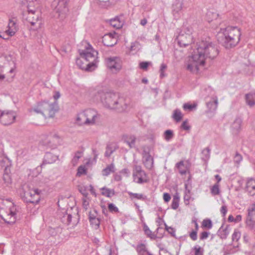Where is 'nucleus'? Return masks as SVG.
<instances>
[{"instance_id":"obj_28","label":"nucleus","mask_w":255,"mask_h":255,"mask_svg":"<svg viewBox=\"0 0 255 255\" xmlns=\"http://www.w3.org/2000/svg\"><path fill=\"white\" fill-rule=\"evenodd\" d=\"M34 196L33 199H28L26 200L27 203H30L33 204H37L40 200V194L41 191L38 189L36 188V191L34 192Z\"/></svg>"},{"instance_id":"obj_62","label":"nucleus","mask_w":255,"mask_h":255,"mask_svg":"<svg viewBox=\"0 0 255 255\" xmlns=\"http://www.w3.org/2000/svg\"><path fill=\"white\" fill-rule=\"evenodd\" d=\"M86 170L85 168V167L80 166L78 168V171L77 173V175L80 176L82 174H86Z\"/></svg>"},{"instance_id":"obj_12","label":"nucleus","mask_w":255,"mask_h":255,"mask_svg":"<svg viewBox=\"0 0 255 255\" xmlns=\"http://www.w3.org/2000/svg\"><path fill=\"white\" fill-rule=\"evenodd\" d=\"M218 100L217 97H207L206 99V105L208 110L206 113L214 112L218 106Z\"/></svg>"},{"instance_id":"obj_24","label":"nucleus","mask_w":255,"mask_h":255,"mask_svg":"<svg viewBox=\"0 0 255 255\" xmlns=\"http://www.w3.org/2000/svg\"><path fill=\"white\" fill-rule=\"evenodd\" d=\"M119 146L115 143H110L107 145L106 150L105 153V156L106 157H109L111 154L115 151L118 148Z\"/></svg>"},{"instance_id":"obj_59","label":"nucleus","mask_w":255,"mask_h":255,"mask_svg":"<svg viewBox=\"0 0 255 255\" xmlns=\"http://www.w3.org/2000/svg\"><path fill=\"white\" fill-rule=\"evenodd\" d=\"M181 128L185 130H189L190 129L191 127L188 125L187 120L183 122L181 125Z\"/></svg>"},{"instance_id":"obj_4","label":"nucleus","mask_w":255,"mask_h":255,"mask_svg":"<svg viewBox=\"0 0 255 255\" xmlns=\"http://www.w3.org/2000/svg\"><path fill=\"white\" fill-rule=\"evenodd\" d=\"M16 208L9 199L0 200V217L8 224H14L16 220Z\"/></svg>"},{"instance_id":"obj_5","label":"nucleus","mask_w":255,"mask_h":255,"mask_svg":"<svg viewBox=\"0 0 255 255\" xmlns=\"http://www.w3.org/2000/svg\"><path fill=\"white\" fill-rule=\"evenodd\" d=\"M54 102L49 103L42 101L37 103V105L31 109L30 112L37 114H41L45 118H53L56 112L58 111L59 107L56 101L60 97H53Z\"/></svg>"},{"instance_id":"obj_29","label":"nucleus","mask_w":255,"mask_h":255,"mask_svg":"<svg viewBox=\"0 0 255 255\" xmlns=\"http://www.w3.org/2000/svg\"><path fill=\"white\" fill-rule=\"evenodd\" d=\"M143 163L147 169H150L153 167V159L148 153L146 154Z\"/></svg>"},{"instance_id":"obj_51","label":"nucleus","mask_w":255,"mask_h":255,"mask_svg":"<svg viewBox=\"0 0 255 255\" xmlns=\"http://www.w3.org/2000/svg\"><path fill=\"white\" fill-rule=\"evenodd\" d=\"M36 191V189H32L30 190L29 191L25 192L24 193V198H25V201L28 199H33L34 196V192Z\"/></svg>"},{"instance_id":"obj_18","label":"nucleus","mask_w":255,"mask_h":255,"mask_svg":"<svg viewBox=\"0 0 255 255\" xmlns=\"http://www.w3.org/2000/svg\"><path fill=\"white\" fill-rule=\"evenodd\" d=\"M182 0H176L172 5V12L175 17H179L183 6Z\"/></svg>"},{"instance_id":"obj_36","label":"nucleus","mask_w":255,"mask_h":255,"mask_svg":"<svg viewBox=\"0 0 255 255\" xmlns=\"http://www.w3.org/2000/svg\"><path fill=\"white\" fill-rule=\"evenodd\" d=\"M115 166L114 164L112 163L107 166V167L103 169L102 170V175L104 176H107L112 172H115Z\"/></svg>"},{"instance_id":"obj_37","label":"nucleus","mask_w":255,"mask_h":255,"mask_svg":"<svg viewBox=\"0 0 255 255\" xmlns=\"http://www.w3.org/2000/svg\"><path fill=\"white\" fill-rule=\"evenodd\" d=\"M179 196L177 193H176L173 197V199L172 201L171 204V208L176 210L179 207Z\"/></svg>"},{"instance_id":"obj_63","label":"nucleus","mask_w":255,"mask_h":255,"mask_svg":"<svg viewBox=\"0 0 255 255\" xmlns=\"http://www.w3.org/2000/svg\"><path fill=\"white\" fill-rule=\"evenodd\" d=\"M242 156L241 154L238 153H236L235 157H234V161L235 163L237 164H239L240 162L242 160Z\"/></svg>"},{"instance_id":"obj_52","label":"nucleus","mask_w":255,"mask_h":255,"mask_svg":"<svg viewBox=\"0 0 255 255\" xmlns=\"http://www.w3.org/2000/svg\"><path fill=\"white\" fill-rule=\"evenodd\" d=\"M211 193L213 195H217L220 193L219 185L218 183L214 184L211 189Z\"/></svg>"},{"instance_id":"obj_55","label":"nucleus","mask_w":255,"mask_h":255,"mask_svg":"<svg viewBox=\"0 0 255 255\" xmlns=\"http://www.w3.org/2000/svg\"><path fill=\"white\" fill-rule=\"evenodd\" d=\"M108 207L109 211L111 213H119V210L118 208L115 206L113 203H109Z\"/></svg>"},{"instance_id":"obj_46","label":"nucleus","mask_w":255,"mask_h":255,"mask_svg":"<svg viewBox=\"0 0 255 255\" xmlns=\"http://www.w3.org/2000/svg\"><path fill=\"white\" fill-rule=\"evenodd\" d=\"M89 221L91 225L94 226L96 229H98L99 228L101 222V219L100 218H96L93 220H90Z\"/></svg>"},{"instance_id":"obj_56","label":"nucleus","mask_w":255,"mask_h":255,"mask_svg":"<svg viewBox=\"0 0 255 255\" xmlns=\"http://www.w3.org/2000/svg\"><path fill=\"white\" fill-rule=\"evenodd\" d=\"M165 226V229L168 232V233L171 235L172 237H175V230L172 227H168L165 223H164Z\"/></svg>"},{"instance_id":"obj_38","label":"nucleus","mask_w":255,"mask_h":255,"mask_svg":"<svg viewBox=\"0 0 255 255\" xmlns=\"http://www.w3.org/2000/svg\"><path fill=\"white\" fill-rule=\"evenodd\" d=\"M143 229L145 234L147 235V237L153 240L156 239L157 238L156 235L152 233L151 231L149 229L147 225H144Z\"/></svg>"},{"instance_id":"obj_33","label":"nucleus","mask_w":255,"mask_h":255,"mask_svg":"<svg viewBox=\"0 0 255 255\" xmlns=\"http://www.w3.org/2000/svg\"><path fill=\"white\" fill-rule=\"evenodd\" d=\"M136 251L139 255H143L144 253H146L147 255L148 251L146 245L143 243L138 244L136 247Z\"/></svg>"},{"instance_id":"obj_53","label":"nucleus","mask_w":255,"mask_h":255,"mask_svg":"<svg viewBox=\"0 0 255 255\" xmlns=\"http://www.w3.org/2000/svg\"><path fill=\"white\" fill-rule=\"evenodd\" d=\"M193 250H194V254L192 255H203L204 250L198 246H195Z\"/></svg>"},{"instance_id":"obj_31","label":"nucleus","mask_w":255,"mask_h":255,"mask_svg":"<svg viewBox=\"0 0 255 255\" xmlns=\"http://www.w3.org/2000/svg\"><path fill=\"white\" fill-rule=\"evenodd\" d=\"M218 16L219 14L213 10H209L206 13V19L209 22L212 21L214 19H217Z\"/></svg>"},{"instance_id":"obj_7","label":"nucleus","mask_w":255,"mask_h":255,"mask_svg":"<svg viewBox=\"0 0 255 255\" xmlns=\"http://www.w3.org/2000/svg\"><path fill=\"white\" fill-rule=\"evenodd\" d=\"M177 32L178 35L176 40L180 47H186L192 43L193 36L191 35V28L183 27L181 30L178 29Z\"/></svg>"},{"instance_id":"obj_2","label":"nucleus","mask_w":255,"mask_h":255,"mask_svg":"<svg viewBox=\"0 0 255 255\" xmlns=\"http://www.w3.org/2000/svg\"><path fill=\"white\" fill-rule=\"evenodd\" d=\"M241 33L237 27L228 26L220 28L217 35L218 42L226 49L236 46L240 40Z\"/></svg>"},{"instance_id":"obj_64","label":"nucleus","mask_w":255,"mask_h":255,"mask_svg":"<svg viewBox=\"0 0 255 255\" xmlns=\"http://www.w3.org/2000/svg\"><path fill=\"white\" fill-rule=\"evenodd\" d=\"M209 234V233L207 231H204L202 232L200 235V239L201 240H204L207 239Z\"/></svg>"},{"instance_id":"obj_16","label":"nucleus","mask_w":255,"mask_h":255,"mask_svg":"<svg viewBox=\"0 0 255 255\" xmlns=\"http://www.w3.org/2000/svg\"><path fill=\"white\" fill-rule=\"evenodd\" d=\"M95 92L92 93L94 96L96 95H102L106 94L115 95L113 91L110 89L108 87L103 86H98L96 88L93 89Z\"/></svg>"},{"instance_id":"obj_60","label":"nucleus","mask_w":255,"mask_h":255,"mask_svg":"<svg viewBox=\"0 0 255 255\" xmlns=\"http://www.w3.org/2000/svg\"><path fill=\"white\" fill-rule=\"evenodd\" d=\"M94 213H92L91 212H90L89 213V220H93L94 219H95L98 216V211L97 210L94 209Z\"/></svg>"},{"instance_id":"obj_6","label":"nucleus","mask_w":255,"mask_h":255,"mask_svg":"<svg viewBox=\"0 0 255 255\" xmlns=\"http://www.w3.org/2000/svg\"><path fill=\"white\" fill-rule=\"evenodd\" d=\"M101 101L105 107L116 110L118 112H124L128 105L125 97H103Z\"/></svg>"},{"instance_id":"obj_45","label":"nucleus","mask_w":255,"mask_h":255,"mask_svg":"<svg viewBox=\"0 0 255 255\" xmlns=\"http://www.w3.org/2000/svg\"><path fill=\"white\" fill-rule=\"evenodd\" d=\"M197 106V104L196 103H194L192 104H190V103H185L183 105V108L184 110H189L192 111L193 109H195L196 108Z\"/></svg>"},{"instance_id":"obj_22","label":"nucleus","mask_w":255,"mask_h":255,"mask_svg":"<svg viewBox=\"0 0 255 255\" xmlns=\"http://www.w3.org/2000/svg\"><path fill=\"white\" fill-rule=\"evenodd\" d=\"M110 24L113 27L119 29L123 25V16H117L114 18L110 20Z\"/></svg>"},{"instance_id":"obj_44","label":"nucleus","mask_w":255,"mask_h":255,"mask_svg":"<svg viewBox=\"0 0 255 255\" xmlns=\"http://www.w3.org/2000/svg\"><path fill=\"white\" fill-rule=\"evenodd\" d=\"M210 149L209 147H206L202 151V158L204 160H208L210 158Z\"/></svg>"},{"instance_id":"obj_49","label":"nucleus","mask_w":255,"mask_h":255,"mask_svg":"<svg viewBox=\"0 0 255 255\" xmlns=\"http://www.w3.org/2000/svg\"><path fill=\"white\" fill-rule=\"evenodd\" d=\"M151 64V62L149 61H142L140 62L139 64V68L144 71H147L148 67Z\"/></svg>"},{"instance_id":"obj_54","label":"nucleus","mask_w":255,"mask_h":255,"mask_svg":"<svg viewBox=\"0 0 255 255\" xmlns=\"http://www.w3.org/2000/svg\"><path fill=\"white\" fill-rule=\"evenodd\" d=\"M202 226L204 228L208 229H211L212 227V223L210 219H205L202 222Z\"/></svg>"},{"instance_id":"obj_14","label":"nucleus","mask_w":255,"mask_h":255,"mask_svg":"<svg viewBox=\"0 0 255 255\" xmlns=\"http://www.w3.org/2000/svg\"><path fill=\"white\" fill-rule=\"evenodd\" d=\"M116 33H109L107 34H105L103 37L102 42L105 46L107 47H113L114 46L117 42V39L114 37Z\"/></svg>"},{"instance_id":"obj_11","label":"nucleus","mask_w":255,"mask_h":255,"mask_svg":"<svg viewBox=\"0 0 255 255\" xmlns=\"http://www.w3.org/2000/svg\"><path fill=\"white\" fill-rule=\"evenodd\" d=\"M60 136L57 133H51L43 141V144L50 148H55L60 143Z\"/></svg>"},{"instance_id":"obj_17","label":"nucleus","mask_w":255,"mask_h":255,"mask_svg":"<svg viewBox=\"0 0 255 255\" xmlns=\"http://www.w3.org/2000/svg\"><path fill=\"white\" fill-rule=\"evenodd\" d=\"M134 181L138 184H143L147 183L149 179L147 178V174L144 171H142L139 173L135 174L134 172L133 173Z\"/></svg>"},{"instance_id":"obj_21","label":"nucleus","mask_w":255,"mask_h":255,"mask_svg":"<svg viewBox=\"0 0 255 255\" xmlns=\"http://www.w3.org/2000/svg\"><path fill=\"white\" fill-rule=\"evenodd\" d=\"M246 190L251 196L255 194V180L254 178H251L248 180Z\"/></svg>"},{"instance_id":"obj_9","label":"nucleus","mask_w":255,"mask_h":255,"mask_svg":"<svg viewBox=\"0 0 255 255\" xmlns=\"http://www.w3.org/2000/svg\"><path fill=\"white\" fill-rule=\"evenodd\" d=\"M16 113L11 110H1L0 109V123L4 126L12 124L16 118Z\"/></svg>"},{"instance_id":"obj_26","label":"nucleus","mask_w":255,"mask_h":255,"mask_svg":"<svg viewBox=\"0 0 255 255\" xmlns=\"http://www.w3.org/2000/svg\"><path fill=\"white\" fill-rule=\"evenodd\" d=\"M242 123V120L240 118L237 117L236 118L232 125V129L234 133L237 134L239 132L241 128Z\"/></svg>"},{"instance_id":"obj_10","label":"nucleus","mask_w":255,"mask_h":255,"mask_svg":"<svg viewBox=\"0 0 255 255\" xmlns=\"http://www.w3.org/2000/svg\"><path fill=\"white\" fill-rule=\"evenodd\" d=\"M248 212L246 225L255 234V203L248 209Z\"/></svg>"},{"instance_id":"obj_1","label":"nucleus","mask_w":255,"mask_h":255,"mask_svg":"<svg viewBox=\"0 0 255 255\" xmlns=\"http://www.w3.org/2000/svg\"><path fill=\"white\" fill-rule=\"evenodd\" d=\"M195 49L189 58L186 69L192 73H197L205 65L207 58L213 59L219 54L217 46L212 42L202 40L197 43Z\"/></svg>"},{"instance_id":"obj_57","label":"nucleus","mask_w":255,"mask_h":255,"mask_svg":"<svg viewBox=\"0 0 255 255\" xmlns=\"http://www.w3.org/2000/svg\"><path fill=\"white\" fill-rule=\"evenodd\" d=\"M241 237V233L238 230H235L232 235V240L238 241Z\"/></svg>"},{"instance_id":"obj_30","label":"nucleus","mask_w":255,"mask_h":255,"mask_svg":"<svg viewBox=\"0 0 255 255\" xmlns=\"http://www.w3.org/2000/svg\"><path fill=\"white\" fill-rule=\"evenodd\" d=\"M86 114L85 112L83 111L77 115L76 122L80 125H88V123L86 122Z\"/></svg>"},{"instance_id":"obj_20","label":"nucleus","mask_w":255,"mask_h":255,"mask_svg":"<svg viewBox=\"0 0 255 255\" xmlns=\"http://www.w3.org/2000/svg\"><path fill=\"white\" fill-rule=\"evenodd\" d=\"M118 58L117 57H110L107 60V67L110 69L120 70L121 65L120 63L117 62Z\"/></svg>"},{"instance_id":"obj_58","label":"nucleus","mask_w":255,"mask_h":255,"mask_svg":"<svg viewBox=\"0 0 255 255\" xmlns=\"http://www.w3.org/2000/svg\"><path fill=\"white\" fill-rule=\"evenodd\" d=\"M167 66L165 64L162 63L161 64L160 69H159V72H160V76L161 78L164 77L165 76V74L164 73V71L166 69Z\"/></svg>"},{"instance_id":"obj_48","label":"nucleus","mask_w":255,"mask_h":255,"mask_svg":"<svg viewBox=\"0 0 255 255\" xmlns=\"http://www.w3.org/2000/svg\"><path fill=\"white\" fill-rule=\"evenodd\" d=\"M246 102L252 107L255 105V97H245Z\"/></svg>"},{"instance_id":"obj_47","label":"nucleus","mask_w":255,"mask_h":255,"mask_svg":"<svg viewBox=\"0 0 255 255\" xmlns=\"http://www.w3.org/2000/svg\"><path fill=\"white\" fill-rule=\"evenodd\" d=\"M72 216L70 214H65L62 218V221L65 224L69 225L71 222Z\"/></svg>"},{"instance_id":"obj_35","label":"nucleus","mask_w":255,"mask_h":255,"mask_svg":"<svg viewBox=\"0 0 255 255\" xmlns=\"http://www.w3.org/2000/svg\"><path fill=\"white\" fill-rule=\"evenodd\" d=\"M9 173L10 170L7 171L4 170L2 181L6 186H8L11 183V179L9 175Z\"/></svg>"},{"instance_id":"obj_23","label":"nucleus","mask_w":255,"mask_h":255,"mask_svg":"<svg viewBox=\"0 0 255 255\" xmlns=\"http://www.w3.org/2000/svg\"><path fill=\"white\" fill-rule=\"evenodd\" d=\"M11 164V161L7 157L4 155L0 156V166L1 168H4V170H9Z\"/></svg>"},{"instance_id":"obj_19","label":"nucleus","mask_w":255,"mask_h":255,"mask_svg":"<svg viewBox=\"0 0 255 255\" xmlns=\"http://www.w3.org/2000/svg\"><path fill=\"white\" fill-rule=\"evenodd\" d=\"M14 18L9 20L8 24V29L5 31V33L8 36H12L14 35L17 30V25L16 22L13 20Z\"/></svg>"},{"instance_id":"obj_25","label":"nucleus","mask_w":255,"mask_h":255,"mask_svg":"<svg viewBox=\"0 0 255 255\" xmlns=\"http://www.w3.org/2000/svg\"><path fill=\"white\" fill-rule=\"evenodd\" d=\"M176 167L178 170L179 172L181 175H185L186 174L187 171L189 170V166L187 163H185L183 161H180L176 164Z\"/></svg>"},{"instance_id":"obj_40","label":"nucleus","mask_w":255,"mask_h":255,"mask_svg":"<svg viewBox=\"0 0 255 255\" xmlns=\"http://www.w3.org/2000/svg\"><path fill=\"white\" fill-rule=\"evenodd\" d=\"M172 117L176 122H180L182 119V113L178 109H176L174 111Z\"/></svg>"},{"instance_id":"obj_8","label":"nucleus","mask_w":255,"mask_h":255,"mask_svg":"<svg viewBox=\"0 0 255 255\" xmlns=\"http://www.w3.org/2000/svg\"><path fill=\"white\" fill-rule=\"evenodd\" d=\"M68 0H54L51 3V7L53 11L57 15H54L55 17H59L61 15L63 17L68 11L67 7Z\"/></svg>"},{"instance_id":"obj_13","label":"nucleus","mask_w":255,"mask_h":255,"mask_svg":"<svg viewBox=\"0 0 255 255\" xmlns=\"http://www.w3.org/2000/svg\"><path fill=\"white\" fill-rule=\"evenodd\" d=\"M87 117L86 122L88 125H93L95 123L97 119L99 117V115L97 111L93 109H87L84 111Z\"/></svg>"},{"instance_id":"obj_39","label":"nucleus","mask_w":255,"mask_h":255,"mask_svg":"<svg viewBox=\"0 0 255 255\" xmlns=\"http://www.w3.org/2000/svg\"><path fill=\"white\" fill-rule=\"evenodd\" d=\"M136 137L134 135H130L125 142L128 145L130 148L135 146Z\"/></svg>"},{"instance_id":"obj_50","label":"nucleus","mask_w":255,"mask_h":255,"mask_svg":"<svg viewBox=\"0 0 255 255\" xmlns=\"http://www.w3.org/2000/svg\"><path fill=\"white\" fill-rule=\"evenodd\" d=\"M82 152L80 151H77L75 154V156H74L72 162L73 165H75L77 164L78 161L79 159L81 158L82 156Z\"/></svg>"},{"instance_id":"obj_61","label":"nucleus","mask_w":255,"mask_h":255,"mask_svg":"<svg viewBox=\"0 0 255 255\" xmlns=\"http://www.w3.org/2000/svg\"><path fill=\"white\" fill-rule=\"evenodd\" d=\"M189 237L190 238L194 241H196L197 239V231H194L193 230L190 233H189Z\"/></svg>"},{"instance_id":"obj_43","label":"nucleus","mask_w":255,"mask_h":255,"mask_svg":"<svg viewBox=\"0 0 255 255\" xmlns=\"http://www.w3.org/2000/svg\"><path fill=\"white\" fill-rule=\"evenodd\" d=\"M62 229L59 227H57L55 228L49 227L48 229L49 234L53 236H56L58 233H60Z\"/></svg>"},{"instance_id":"obj_32","label":"nucleus","mask_w":255,"mask_h":255,"mask_svg":"<svg viewBox=\"0 0 255 255\" xmlns=\"http://www.w3.org/2000/svg\"><path fill=\"white\" fill-rule=\"evenodd\" d=\"M101 190L102 191L101 192L102 195L109 198L111 197L115 194V192L114 189H111L106 187L101 188Z\"/></svg>"},{"instance_id":"obj_42","label":"nucleus","mask_w":255,"mask_h":255,"mask_svg":"<svg viewBox=\"0 0 255 255\" xmlns=\"http://www.w3.org/2000/svg\"><path fill=\"white\" fill-rule=\"evenodd\" d=\"M99 1V5L102 7L108 8L112 4L113 2L111 0H98Z\"/></svg>"},{"instance_id":"obj_41","label":"nucleus","mask_w":255,"mask_h":255,"mask_svg":"<svg viewBox=\"0 0 255 255\" xmlns=\"http://www.w3.org/2000/svg\"><path fill=\"white\" fill-rule=\"evenodd\" d=\"M163 136L166 141H169L174 136L173 131L171 129L166 130L163 133Z\"/></svg>"},{"instance_id":"obj_3","label":"nucleus","mask_w":255,"mask_h":255,"mask_svg":"<svg viewBox=\"0 0 255 255\" xmlns=\"http://www.w3.org/2000/svg\"><path fill=\"white\" fill-rule=\"evenodd\" d=\"M79 54L82 58L86 62H89L85 65L80 58H77L76 63L77 65L81 69L87 71H92L97 67V59L98 52L94 50L92 46L87 43L84 50H79Z\"/></svg>"},{"instance_id":"obj_34","label":"nucleus","mask_w":255,"mask_h":255,"mask_svg":"<svg viewBox=\"0 0 255 255\" xmlns=\"http://www.w3.org/2000/svg\"><path fill=\"white\" fill-rule=\"evenodd\" d=\"M128 193L129 195L131 200H132L133 198H135L138 200H141L142 201H145L147 200L146 196L142 194L133 193L129 191L128 192Z\"/></svg>"},{"instance_id":"obj_15","label":"nucleus","mask_w":255,"mask_h":255,"mask_svg":"<svg viewBox=\"0 0 255 255\" xmlns=\"http://www.w3.org/2000/svg\"><path fill=\"white\" fill-rule=\"evenodd\" d=\"M58 159V155H55L50 152H47L44 156L43 162L40 165V167L42 168L44 165L47 164L53 163Z\"/></svg>"},{"instance_id":"obj_27","label":"nucleus","mask_w":255,"mask_h":255,"mask_svg":"<svg viewBox=\"0 0 255 255\" xmlns=\"http://www.w3.org/2000/svg\"><path fill=\"white\" fill-rule=\"evenodd\" d=\"M223 225L218 231L219 235L222 239H226L230 233V226L227 225L225 229H223Z\"/></svg>"}]
</instances>
